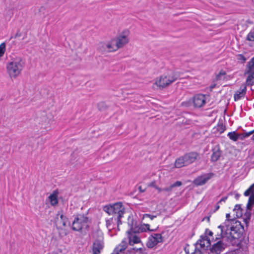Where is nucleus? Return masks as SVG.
Returning <instances> with one entry per match:
<instances>
[{
    "instance_id": "nucleus-1",
    "label": "nucleus",
    "mask_w": 254,
    "mask_h": 254,
    "mask_svg": "<svg viewBox=\"0 0 254 254\" xmlns=\"http://www.w3.org/2000/svg\"><path fill=\"white\" fill-rule=\"evenodd\" d=\"M128 31H124L116 38L112 39L107 44H102V47L105 50H107L108 52L116 51L119 48L123 47L128 42Z\"/></svg>"
},
{
    "instance_id": "nucleus-2",
    "label": "nucleus",
    "mask_w": 254,
    "mask_h": 254,
    "mask_svg": "<svg viewBox=\"0 0 254 254\" xmlns=\"http://www.w3.org/2000/svg\"><path fill=\"white\" fill-rule=\"evenodd\" d=\"M25 63L21 58L16 57L12 58L6 64V70L7 74L11 79L16 78L21 73Z\"/></svg>"
},
{
    "instance_id": "nucleus-3",
    "label": "nucleus",
    "mask_w": 254,
    "mask_h": 254,
    "mask_svg": "<svg viewBox=\"0 0 254 254\" xmlns=\"http://www.w3.org/2000/svg\"><path fill=\"white\" fill-rule=\"evenodd\" d=\"M233 220H226L224 223L218 227V229L220 232V235H218L216 239H219L221 238L225 237L230 241L237 238L238 234L235 228L232 225V221Z\"/></svg>"
},
{
    "instance_id": "nucleus-4",
    "label": "nucleus",
    "mask_w": 254,
    "mask_h": 254,
    "mask_svg": "<svg viewBox=\"0 0 254 254\" xmlns=\"http://www.w3.org/2000/svg\"><path fill=\"white\" fill-rule=\"evenodd\" d=\"M103 210L109 215H114L117 220V227L119 230V227L122 224L121 218L125 213V208L122 202H117L113 204L106 205Z\"/></svg>"
},
{
    "instance_id": "nucleus-5",
    "label": "nucleus",
    "mask_w": 254,
    "mask_h": 254,
    "mask_svg": "<svg viewBox=\"0 0 254 254\" xmlns=\"http://www.w3.org/2000/svg\"><path fill=\"white\" fill-rule=\"evenodd\" d=\"M162 74L160 76V88H164L174 82H175L180 76V72L174 71L171 69H164L162 68Z\"/></svg>"
},
{
    "instance_id": "nucleus-6",
    "label": "nucleus",
    "mask_w": 254,
    "mask_h": 254,
    "mask_svg": "<svg viewBox=\"0 0 254 254\" xmlns=\"http://www.w3.org/2000/svg\"><path fill=\"white\" fill-rule=\"evenodd\" d=\"M198 154L191 152L186 153L176 160L175 165L176 168H181L193 163L198 157Z\"/></svg>"
},
{
    "instance_id": "nucleus-7",
    "label": "nucleus",
    "mask_w": 254,
    "mask_h": 254,
    "mask_svg": "<svg viewBox=\"0 0 254 254\" xmlns=\"http://www.w3.org/2000/svg\"><path fill=\"white\" fill-rule=\"evenodd\" d=\"M90 223V220L86 215L78 214L72 222V229L76 231L86 229L89 227Z\"/></svg>"
},
{
    "instance_id": "nucleus-8",
    "label": "nucleus",
    "mask_w": 254,
    "mask_h": 254,
    "mask_svg": "<svg viewBox=\"0 0 254 254\" xmlns=\"http://www.w3.org/2000/svg\"><path fill=\"white\" fill-rule=\"evenodd\" d=\"M94 238L95 241L92 247V254H100L104 247L103 236L102 232L98 231L94 233Z\"/></svg>"
},
{
    "instance_id": "nucleus-9",
    "label": "nucleus",
    "mask_w": 254,
    "mask_h": 254,
    "mask_svg": "<svg viewBox=\"0 0 254 254\" xmlns=\"http://www.w3.org/2000/svg\"><path fill=\"white\" fill-rule=\"evenodd\" d=\"M139 233L135 229L131 227L127 232V244L130 245H133L135 244H138L141 242Z\"/></svg>"
},
{
    "instance_id": "nucleus-10",
    "label": "nucleus",
    "mask_w": 254,
    "mask_h": 254,
    "mask_svg": "<svg viewBox=\"0 0 254 254\" xmlns=\"http://www.w3.org/2000/svg\"><path fill=\"white\" fill-rule=\"evenodd\" d=\"M227 245L222 240H219L210 247V251L213 254H220L227 248Z\"/></svg>"
},
{
    "instance_id": "nucleus-11",
    "label": "nucleus",
    "mask_w": 254,
    "mask_h": 254,
    "mask_svg": "<svg viewBox=\"0 0 254 254\" xmlns=\"http://www.w3.org/2000/svg\"><path fill=\"white\" fill-rule=\"evenodd\" d=\"M213 174L212 173L205 174L197 177L193 181V183L196 186H202L206 184L210 180Z\"/></svg>"
},
{
    "instance_id": "nucleus-12",
    "label": "nucleus",
    "mask_w": 254,
    "mask_h": 254,
    "mask_svg": "<svg viewBox=\"0 0 254 254\" xmlns=\"http://www.w3.org/2000/svg\"><path fill=\"white\" fill-rule=\"evenodd\" d=\"M196 244L197 246L199 245L201 248L207 249L208 247H210V240L206 235H202L200 237Z\"/></svg>"
},
{
    "instance_id": "nucleus-13",
    "label": "nucleus",
    "mask_w": 254,
    "mask_h": 254,
    "mask_svg": "<svg viewBox=\"0 0 254 254\" xmlns=\"http://www.w3.org/2000/svg\"><path fill=\"white\" fill-rule=\"evenodd\" d=\"M193 102L195 107L200 108L205 103V96L202 94H197L194 96Z\"/></svg>"
},
{
    "instance_id": "nucleus-14",
    "label": "nucleus",
    "mask_w": 254,
    "mask_h": 254,
    "mask_svg": "<svg viewBox=\"0 0 254 254\" xmlns=\"http://www.w3.org/2000/svg\"><path fill=\"white\" fill-rule=\"evenodd\" d=\"M212 154L211 159L213 162L217 161L222 154V151L220 150V146L218 144L215 145L212 149Z\"/></svg>"
},
{
    "instance_id": "nucleus-15",
    "label": "nucleus",
    "mask_w": 254,
    "mask_h": 254,
    "mask_svg": "<svg viewBox=\"0 0 254 254\" xmlns=\"http://www.w3.org/2000/svg\"><path fill=\"white\" fill-rule=\"evenodd\" d=\"M159 234H154L151 235L149 238L147 242V246L149 248H152L155 245L157 244L159 241Z\"/></svg>"
},
{
    "instance_id": "nucleus-16",
    "label": "nucleus",
    "mask_w": 254,
    "mask_h": 254,
    "mask_svg": "<svg viewBox=\"0 0 254 254\" xmlns=\"http://www.w3.org/2000/svg\"><path fill=\"white\" fill-rule=\"evenodd\" d=\"M127 246V242L126 239L123 240L122 242L114 249L113 253L116 254H123L124 251Z\"/></svg>"
},
{
    "instance_id": "nucleus-17",
    "label": "nucleus",
    "mask_w": 254,
    "mask_h": 254,
    "mask_svg": "<svg viewBox=\"0 0 254 254\" xmlns=\"http://www.w3.org/2000/svg\"><path fill=\"white\" fill-rule=\"evenodd\" d=\"M247 90L246 86L244 85H242L234 95V99L235 101L240 100L241 98L244 97L246 94Z\"/></svg>"
},
{
    "instance_id": "nucleus-18",
    "label": "nucleus",
    "mask_w": 254,
    "mask_h": 254,
    "mask_svg": "<svg viewBox=\"0 0 254 254\" xmlns=\"http://www.w3.org/2000/svg\"><path fill=\"white\" fill-rule=\"evenodd\" d=\"M58 191L55 190V191H54L53 192V193L49 196L48 199H49L51 205L56 206L58 204Z\"/></svg>"
},
{
    "instance_id": "nucleus-19",
    "label": "nucleus",
    "mask_w": 254,
    "mask_h": 254,
    "mask_svg": "<svg viewBox=\"0 0 254 254\" xmlns=\"http://www.w3.org/2000/svg\"><path fill=\"white\" fill-rule=\"evenodd\" d=\"M149 227V224H141L137 228H136L135 229L139 233H140V232H146V231H153V229L150 230Z\"/></svg>"
},
{
    "instance_id": "nucleus-20",
    "label": "nucleus",
    "mask_w": 254,
    "mask_h": 254,
    "mask_svg": "<svg viewBox=\"0 0 254 254\" xmlns=\"http://www.w3.org/2000/svg\"><path fill=\"white\" fill-rule=\"evenodd\" d=\"M254 73V57L248 63V69L245 74Z\"/></svg>"
},
{
    "instance_id": "nucleus-21",
    "label": "nucleus",
    "mask_w": 254,
    "mask_h": 254,
    "mask_svg": "<svg viewBox=\"0 0 254 254\" xmlns=\"http://www.w3.org/2000/svg\"><path fill=\"white\" fill-rule=\"evenodd\" d=\"M115 224H117V220L116 217H112L106 220V226L109 229L113 228Z\"/></svg>"
},
{
    "instance_id": "nucleus-22",
    "label": "nucleus",
    "mask_w": 254,
    "mask_h": 254,
    "mask_svg": "<svg viewBox=\"0 0 254 254\" xmlns=\"http://www.w3.org/2000/svg\"><path fill=\"white\" fill-rule=\"evenodd\" d=\"M57 216H60L61 219L60 223H61L63 226L65 227L67 225V223L68 222V219L67 218V217L63 214H60L58 213L57 214Z\"/></svg>"
},
{
    "instance_id": "nucleus-23",
    "label": "nucleus",
    "mask_w": 254,
    "mask_h": 254,
    "mask_svg": "<svg viewBox=\"0 0 254 254\" xmlns=\"http://www.w3.org/2000/svg\"><path fill=\"white\" fill-rule=\"evenodd\" d=\"M226 72L223 70H221L219 74L216 75L215 80L217 81L224 80L225 78Z\"/></svg>"
},
{
    "instance_id": "nucleus-24",
    "label": "nucleus",
    "mask_w": 254,
    "mask_h": 254,
    "mask_svg": "<svg viewBox=\"0 0 254 254\" xmlns=\"http://www.w3.org/2000/svg\"><path fill=\"white\" fill-rule=\"evenodd\" d=\"M247 79L246 83L248 85H252L254 83V73H250Z\"/></svg>"
},
{
    "instance_id": "nucleus-25",
    "label": "nucleus",
    "mask_w": 254,
    "mask_h": 254,
    "mask_svg": "<svg viewBox=\"0 0 254 254\" xmlns=\"http://www.w3.org/2000/svg\"><path fill=\"white\" fill-rule=\"evenodd\" d=\"M254 131H251L248 132H244L243 133L238 134V139L243 140L244 138L249 137L253 133Z\"/></svg>"
},
{
    "instance_id": "nucleus-26",
    "label": "nucleus",
    "mask_w": 254,
    "mask_h": 254,
    "mask_svg": "<svg viewBox=\"0 0 254 254\" xmlns=\"http://www.w3.org/2000/svg\"><path fill=\"white\" fill-rule=\"evenodd\" d=\"M228 136L231 140L236 141L238 139V133H236L235 131L229 132Z\"/></svg>"
},
{
    "instance_id": "nucleus-27",
    "label": "nucleus",
    "mask_w": 254,
    "mask_h": 254,
    "mask_svg": "<svg viewBox=\"0 0 254 254\" xmlns=\"http://www.w3.org/2000/svg\"><path fill=\"white\" fill-rule=\"evenodd\" d=\"M254 204V195L251 194L249 197V201L247 204L248 209H251L253 205Z\"/></svg>"
},
{
    "instance_id": "nucleus-28",
    "label": "nucleus",
    "mask_w": 254,
    "mask_h": 254,
    "mask_svg": "<svg viewBox=\"0 0 254 254\" xmlns=\"http://www.w3.org/2000/svg\"><path fill=\"white\" fill-rule=\"evenodd\" d=\"M5 43H2L0 45V57H2L3 56L5 52Z\"/></svg>"
},
{
    "instance_id": "nucleus-29",
    "label": "nucleus",
    "mask_w": 254,
    "mask_h": 254,
    "mask_svg": "<svg viewBox=\"0 0 254 254\" xmlns=\"http://www.w3.org/2000/svg\"><path fill=\"white\" fill-rule=\"evenodd\" d=\"M247 39L250 41H254V30H252L248 35Z\"/></svg>"
},
{
    "instance_id": "nucleus-30",
    "label": "nucleus",
    "mask_w": 254,
    "mask_h": 254,
    "mask_svg": "<svg viewBox=\"0 0 254 254\" xmlns=\"http://www.w3.org/2000/svg\"><path fill=\"white\" fill-rule=\"evenodd\" d=\"M156 216H154V215H151L150 214H144L143 215V217H142V219L143 220H145V219H146L147 218H149L150 220H153L154 218H156Z\"/></svg>"
},
{
    "instance_id": "nucleus-31",
    "label": "nucleus",
    "mask_w": 254,
    "mask_h": 254,
    "mask_svg": "<svg viewBox=\"0 0 254 254\" xmlns=\"http://www.w3.org/2000/svg\"><path fill=\"white\" fill-rule=\"evenodd\" d=\"M225 254H241V252L239 250H235L230 251H228Z\"/></svg>"
},
{
    "instance_id": "nucleus-32",
    "label": "nucleus",
    "mask_w": 254,
    "mask_h": 254,
    "mask_svg": "<svg viewBox=\"0 0 254 254\" xmlns=\"http://www.w3.org/2000/svg\"><path fill=\"white\" fill-rule=\"evenodd\" d=\"M238 60L242 63H244L246 61V59L242 55H239L238 56Z\"/></svg>"
},
{
    "instance_id": "nucleus-33",
    "label": "nucleus",
    "mask_w": 254,
    "mask_h": 254,
    "mask_svg": "<svg viewBox=\"0 0 254 254\" xmlns=\"http://www.w3.org/2000/svg\"><path fill=\"white\" fill-rule=\"evenodd\" d=\"M182 183L180 181H177L175 183L173 184L171 186L170 188H173L175 187H179L182 185Z\"/></svg>"
},
{
    "instance_id": "nucleus-34",
    "label": "nucleus",
    "mask_w": 254,
    "mask_h": 254,
    "mask_svg": "<svg viewBox=\"0 0 254 254\" xmlns=\"http://www.w3.org/2000/svg\"><path fill=\"white\" fill-rule=\"evenodd\" d=\"M204 235H206V236L208 237V236H213V232L208 230V229H206L205 230V233Z\"/></svg>"
},
{
    "instance_id": "nucleus-35",
    "label": "nucleus",
    "mask_w": 254,
    "mask_h": 254,
    "mask_svg": "<svg viewBox=\"0 0 254 254\" xmlns=\"http://www.w3.org/2000/svg\"><path fill=\"white\" fill-rule=\"evenodd\" d=\"M216 81H216L214 79V80L213 81V82L210 86L209 88H210V91H212V90L216 86V85H217V83H216Z\"/></svg>"
},
{
    "instance_id": "nucleus-36",
    "label": "nucleus",
    "mask_w": 254,
    "mask_h": 254,
    "mask_svg": "<svg viewBox=\"0 0 254 254\" xmlns=\"http://www.w3.org/2000/svg\"><path fill=\"white\" fill-rule=\"evenodd\" d=\"M148 186L152 187H154L156 189H158L156 182H152L150 183L149 184V185H148Z\"/></svg>"
},
{
    "instance_id": "nucleus-37",
    "label": "nucleus",
    "mask_w": 254,
    "mask_h": 254,
    "mask_svg": "<svg viewBox=\"0 0 254 254\" xmlns=\"http://www.w3.org/2000/svg\"><path fill=\"white\" fill-rule=\"evenodd\" d=\"M252 194V192H251V189L250 188L247 190L245 192H244V195L245 196H248L249 195H251Z\"/></svg>"
},
{
    "instance_id": "nucleus-38",
    "label": "nucleus",
    "mask_w": 254,
    "mask_h": 254,
    "mask_svg": "<svg viewBox=\"0 0 254 254\" xmlns=\"http://www.w3.org/2000/svg\"><path fill=\"white\" fill-rule=\"evenodd\" d=\"M191 254H201V252L199 249H195L194 252Z\"/></svg>"
},
{
    "instance_id": "nucleus-39",
    "label": "nucleus",
    "mask_w": 254,
    "mask_h": 254,
    "mask_svg": "<svg viewBox=\"0 0 254 254\" xmlns=\"http://www.w3.org/2000/svg\"><path fill=\"white\" fill-rule=\"evenodd\" d=\"M227 196H225V197H224L223 198H222L218 202V203H221L222 202H225L226 200H227Z\"/></svg>"
},
{
    "instance_id": "nucleus-40",
    "label": "nucleus",
    "mask_w": 254,
    "mask_h": 254,
    "mask_svg": "<svg viewBox=\"0 0 254 254\" xmlns=\"http://www.w3.org/2000/svg\"><path fill=\"white\" fill-rule=\"evenodd\" d=\"M138 190L140 192H143L145 190V189H143L142 186H139Z\"/></svg>"
},
{
    "instance_id": "nucleus-41",
    "label": "nucleus",
    "mask_w": 254,
    "mask_h": 254,
    "mask_svg": "<svg viewBox=\"0 0 254 254\" xmlns=\"http://www.w3.org/2000/svg\"><path fill=\"white\" fill-rule=\"evenodd\" d=\"M250 189H251V190L252 194L254 195V185H253L250 187Z\"/></svg>"
},
{
    "instance_id": "nucleus-42",
    "label": "nucleus",
    "mask_w": 254,
    "mask_h": 254,
    "mask_svg": "<svg viewBox=\"0 0 254 254\" xmlns=\"http://www.w3.org/2000/svg\"><path fill=\"white\" fill-rule=\"evenodd\" d=\"M226 220H228V219H230V214H226Z\"/></svg>"
},
{
    "instance_id": "nucleus-43",
    "label": "nucleus",
    "mask_w": 254,
    "mask_h": 254,
    "mask_svg": "<svg viewBox=\"0 0 254 254\" xmlns=\"http://www.w3.org/2000/svg\"><path fill=\"white\" fill-rule=\"evenodd\" d=\"M219 204V203H218L216 204V206H215V210H218V209L219 208V207H220V206H219V204Z\"/></svg>"
},
{
    "instance_id": "nucleus-44",
    "label": "nucleus",
    "mask_w": 254,
    "mask_h": 254,
    "mask_svg": "<svg viewBox=\"0 0 254 254\" xmlns=\"http://www.w3.org/2000/svg\"><path fill=\"white\" fill-rule=\"evenodd\" d=\"M253 131H254V132H253V134H253V136H252L251 139H252V140H254V130Z\"/></svg>"
},
{
    "instance_id": "nucleus-45",
    "label": "nucleus",
    "mask_w": 254,
    "mask_h": 254,
    "mask_svg": "<svg viewBox=\"0 0 254 254\" xmlns=\"http://www.w3.org/2000/svg\"><path fill=\"white\" fill-rule=\"evenodd\" d=\"M126 254H134L133 252H129L128 253H127Z\"/></svg>"
},
{
    "instance_id": "nucleus-46",
    "label": "nucleus",
    "mask_w": 254,
    "mask_h": 254,
    "mask_svg": "<svg viewBox=\"0 0 254 254\" xmlns=\"http://www.w3.org/2000/svg\"><path fill=\"white\" fill-rule=\"evenodd\" d=\"M204 219H206L208 222L210 220V218L209 217H205Z\"/></svg>"
},
{
    "instance_id": "nucleus-47",
    "label": "nucleus",
    "mask_w": 254,
    "mask_h": 254,
    "mask_svg": "<svg viewBox=\"0 0 254 254\" xmlns=\"http://www.w3.org/2000/svg\"><path fill=\"white\" fill-rule=\"evenodd\" d=\"M141 250V248H138V249H137V250Z\"/></svg>"
}]
</instances>
